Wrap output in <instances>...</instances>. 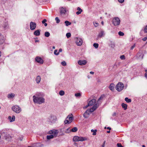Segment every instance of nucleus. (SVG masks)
<instances>
[{
  "label": "nucleus",
  "mask_w": 147,
  "mask_h": 147,
  "mask_svg": "<svg viewBox=\"0 0 147 147\" xmlns=\"http://www.w3.org/2000/svg\"><path fill=\"white\" fill-rule=\"evenodd\" d=\"M44 95L42 93H38L36 95L33 96V101L34 103L41 104L45 102V99L43 98Z\"/></svg>",
  "instance_id": "nucleus-1"
},
{
  "label": "nucleus",
  "mask_w": 147,
  "mask_h": 147,
  "mask_svg": "<svg viewBox=\"0 0 147 147\" xmlns=\"http://www.w3.org/2000/svg\"><path fill=\"white\" fill-rule=\"evenodd\" d=\"M99 105L98 103L95 104L89 110L88 109L84 113L83 116L85 118H88L89 116L90 113L93 112L98 107Z\"/></svg>",
  "instance_id": "nucleus-2"
},
{
  "label": "nucleus",
  "mask_w": 147,
  "mask_h": 147,
  "mask_svg": "<svg viewBox=\"0 0 147 147\" xmlns=\"http://www.w3.org/2000/svg\"><path fill=\"white\" fill-rule=\"evenodd\" d=\"M73 120V116L72 114H70L67 116L66 119L64 121L65 124H69L71 123Z\"/></svg>",
  "instance_id": "nucleus-3"
},
{
  "label": "nucleus",
  "mask_w": 147,
  "mask_h": 147,
  "mask_svg": "<svg viewBox=\"0 0 147 147\" xmlns=\"http://www.w3.org/2000/svg\"><path fill=\"white\" fill-rule=\"evenodd\" d=\"M11 109L13 111L17 113H20L22 111L21 108L17 105L13 106L11 108Z\"/></svg>",
  "instance_id": "nucleus-4"
},
{
  "label": "nucleus",
  "mask_w": 147,
  "mask_h": 147,
  "mask_svg": "<svg viewBox=\"0 0 147 147\" xmlns=\"http://www.w3.org/2000/svg\"><path fill=\"white\" fill-rule=\"evenodd\" d=\"M124 88V84L122 82H120L116 85V89L118 91L120 92Z\"/></svg>",
  "instance_id": "nucleus-5"
},
{
  "label": "nucleus",
  "mask_w": 147,
  "mask_h": 147,
  "mask_svg": "<svg viewBox=\"0 0 147 147\" xmlns=\"http://www.w3.org/2000/svg\"><path fill=\"white\" fill-rule=\"evenodd\" d=\"M49 134H52L50 135H47V140H50L54 138V136L55 135V130L53 129L50 130L48 132Z\"/></svg>",
  "instance_id": "nucleus-6"
},
{
  "label": "nucleus",
  "mask_w": 147,
  "mask_h": 147,
  "mask_svg": "<svg viewBox=\"0 0 147 147\" xmlns=\"http://www.w3.org/2000/svg\"><path fill=\"white\" fill-rule=\"evenodd\" d=\"M73 140L74 142L83 141L86 139L85 138L78 136H75L73 138Z\"/></svg>",
  "instance_id": "nucleus-7"
},
{
  "label": "nucleus",
  "mask_w": 147,
  "mask_h": 147,
  "mask_svg": "<svg viewBox=\"0 0 147 147\" xmlns=\"http://www.w3.org/2000/svg\"><path fill=\"white\" fill-rule=\"evenodd\" d=\"M120 20L118 17H115L113 18L112 20L113 24L114 26H118L119 25Z\"/></svg>",
  "instance_id": "nucleus-8"
},
{
  "label": "nucleus",
  "mask_w": 147,
  "mask_h": 147,
  "mask_svg": "<svg viewBox=\"0 0 147 147\" xmlns=\"http://www.w3.org/2000/svg\"><path fill=\"white\" fill-rule=\"evenodd\" d=\"M75 40L76 45L78 46H81L83 43V40L82 38L80 37L75 38Z\"/></svg>",
  "instance_id": "nucleus-9"
},
{
  "label": "nucleus",
  "mask_w": 147,
  "mask_h": 147,
  "mask_svg": "<svg viewBox=\"0 0 147 147\" xmlns=\"http://www.w3.org/2000/svg\"><path fill=\"white\" fill-rule=\"evenodd\" d=\"M60 13L61 15L64 16L66 15L67 11L66 8L63 7H61L59 8Z\"/></svg>",
  "instance_id": "nucleus-10"
},
{
  "label": "nucleus",
  "mask_w": 147,
  "mask_h": 147,
  "mask_svg": "<svg viewBox=\"0 0 147 147\" xmlns=\"http://www.w3.org/2000/svg\"><path fill=\"white\" fill-rule=\"evenodd\" d=\"M35 61L40 64H42L44 62V61L39 56L36 57L35 58Z\"/></svg>",
  "instance_id": "nucleus-11"
},
{
  "label": "nucleus",
  "mask_w": 147,
  "mask_h": 147,
  "mask_svg": "<svg viewBox=\"0 0 147 147\" xmlns=\"http://www.w3.org/2000/svg\"><path fill=\"white\" fill-rule=\"evenodd\" d=\"M96 102V100L95 99H92L89 102L88 105H87L85 107V108H87L88 106H92L95 104Z\"/></svg>",
  "instance_id": "nucleus-12"
},
{
  "label": "nucleus",
  "mask_w": 147,
  "mask_h": 147,
  "mask_svg": "<svg viewBox=\"0 0 147 147\" xmlns=\"http://www.w3.org/2000/svg\"><path fill=\"white\" fill-rule=\"evenodd\" d=\"M36 27V24L35 23L33 22H31L30 23V29L31 30H34Z\"/></svg>",
  "instance_id": "nucleus-13"
},
{
  "label": "nucleus",
  "mask_w": 147,
  "mask_h": 147,
  "mask_svg": "<svg viewBox=\"0 0 147 147\" xmlns=\"http://www.w3.org/2000/svg\"><path fill=\"white\" fill-rule=\"evenodd\" d=\"M8 129H4L0 131V134L3 136L4 135L6 134L7 133Z\"/></svg>",
  "instance_id": "nucleus-14"
},
{
  "label": "nucleus",
  "mask_w": 147,
  "mask_h": 147,
  "mask_svg": "<svg viewBox=\"0 0 147 147\" xmlns=\"http://www.w3.org/2000/svg\"><path fill=\"white\" fill-rule=\"evenodd\" d=\"M87 62L86 60H80L78 61V63L80 65H84L86 64Z\"/></svg>",
  "instance_id": "nucleus-15"
},
{
  "label": "nucleus",
  "mask_w": 147,
  "mask_h": 147,
  "mask_svg": "<svg viewBox=\"0 0 147 147\" xmlns=\"http://www.w3.org/2000/svg\"><path fill=\"white\" fill-rule=\"evenodd\" d=\"M3 27L5 30H7L8 29L9 26L7 22H5L4 23Z\"/></svg>",
  "instance_id": "nucleus-16"
},
{
  "label": "nucleus",
  "mask_w": 147,
  "mask_h": 147,
  "mask_svg": "<svg viewBox=\"0 0 147 147\" xmlns=\"http://www.w3.org/2000/svg\"><path fill=\"white\" fill-rule=\"evenodd\" d=\"M109 46L110 47L113 49L114 48L115 46L114 42L112 41H110L109 43Z\"/></svg>",
  "instance_id": "nucleus-17"
},
{
  "label": "nucleus",
  "mask_w": 147,
  "mask_h": 147,
  "mask_svg": "<svg viewBox=\"0 0 147 147\" xmlns=\"http://www.w3.org/2000/svg\"><path fill=\"white\" fill-rule=\"evenodd\" d=\"M105 35L104 32L103 31H101L98 34V38H101L104 36Z\"/></svg>",
  "instance_id": "nucleus-18"
},
{
  "label": "nucleus",
  "mask_w": 147,
  "mask_h": 147,
  "mask_svg": "<svg viewBox=\"0 0 147 147\" xmlns=\"http://www.w3.org/2000/svg\"><path fill=\"white\" fill-rule=\"evenodd\" d=\"M8 119L11 122L14 121L15 119V117L14 115H13L11 117V116L8 117Z\"/></svg>",
  "instance_id": "nucleus-19"
},
{
  "label": "nucleus",
  "mask_w": 147,
  "mask_h": 147,
  "mask_svg": "<svg viewBox=\"0 0 147 147\" xmlns=\"http://www.w3.org/2000/svg\"><path fill=\"white\" fill-rule=\"evenodd\" d=\"M40 30H38L35 31L34 32V34L36 36H38L40 34Z\"/></svg>",
  "instance_id": "nucleus-20"
},
{
  "label": "nucleus",
  "mask_w": 147,
  "mask_h": 147,
  "mask_svg": "<svg viewBox=\"0 0 147 147\" xmlns=\"http://www.w3.org/2000/svg\"><path fill=\"white\" fill-rule=\"evenodd\" d=\"M5 39L4 37L0 33V41L1 43H2L4 42Z\"/></svg>",
  "instance_id": "nucleus-21"
},
{
  "label": "nucleus",
  "mask_w": 147,
  "mask_h": 147,
  "mask_svg": "<svg viewBox=\"0 0 147 147\" xmlns=\"http://www.w3.org/2000/svg\"><path fill=\"white\" fill-rule=\"evenodd\" d=\"M144 55L141 54L140 53H138L137 55V56L139 59H142Z\"/></svg>",
  "instance_id": "nucleus-22"
},
{
  "label": "nucleus",
  "mask_w": 147,
  "mask_h": 147,
  "mask_svg": "<svg viewBox=\"0 0 147 147\" xmlns=\"http://www.w3.org/2000/svg\"><path fill=\"white\" fill-rule=\"evenodd\" d=\"M15 96V94L13 93L9 94L7 95V97L9 99L13 98Z\"/></svg>",
  "instance_id": "nucleus-23"
},
{
  "label": "nucleus",
  "mask_w": 147,
  "mask_h": 147,
  "mask_svg": "<svg viewBox=\"0 0 147 147\" xmlns=\"http://www.w3.org/2000/svg\"><path fill=\"white\" fill-rule=\"evenodd\" d=\"M41 80V77L40 76H38L36 77V82L38 84L39 83Z\"/></svg>",
  "instance_id": "nucleus-24"
},
{
  "label": "nucleus",
  "mask_w": 147,
  "mask_h": 147,
  "mask_svg": "<svg viewBox=\"0 0 147 147\" xmlns=\"http://www.w3.org/2000/svg\"><path fill=\"white\" fill-rule=\"evenodd\" d=\"M77 10L78 11L76 12V14L77 15L80 14L82 11V10L80 7H78L77 8Z\"/></svg>",
  "instance_id": "nucleus-25"
},
{
  "label": "nucleus",
  "mask_w": 147,
  "mask_h": 147,
  "mask_svg": "<svg viewBox=\"0 0 147 147\" xmlns=\"http://www.w3.org/2000/svg\"><path fill=\"white\" fill-rule=\"evenodd\" d=\"M2 137H3V138L7 140L8 139H9V138L10 136L7 133L6 134L4 135Z\"/></svg>",
  "instance_id": "nucleus-26"
},
{
  "label": "nucleus",
  "mask_w": 147,
  "mask_h": 147,
  "mask_svg": "<svg viewBox=\"0 0 147 147\" xmlns=\"http://www.w3.org/2000/svg\"><path fill=\"white\" fill-rule=\"evenodd\" d=\"M49 119L50 121V123H51L54 119V117L51 115L49 117Z\"/></svg>",
  "instance_id": "nucleus-27"
},
{
  "label": "nucleus",
  "mask_w": 147,
  "mask_h": 147,
  "mask_svg": "<svg viewBox=\"0 0 147 147\" xmlns=\"http://www.w3.org/2000/svg\"><path fill=\"white\" fill-rule=\"evenodd\" d=\"M109 88L112 91L114 89V84H111L109 86Z\"/></svg>",
  "instance_id": "nucleus-28"
},
{
  "label": "nucleus",
  "mask_w": 147,
  "mask_h": 147,
  "mask_svg": "<svg viewBox=\"0 0 147 147\" xmlns=\"http://www.w3.org/2000/svg\"><path fill=\"white\" fill-rule=\"evenodd\" d=\"M121 106L124 110H126L127 108V105L124 103H122Z\"/></svg>",
  "instance_id": "nucleus-29"
},
{
  "label": "nucleus",
  "mask_w": 147,
  "mask_h": 147,
  "mask_svg": "<svg viewBox=\"0 0 147 147\" xmlns=\"http://www.w3.org/2000/svg\"><path fill=\"white\" fill-rule=\"evenodd\" d=\"M78 130V128L76 127H74L71 130V131L73 132H76Z\"/></svg>",
  "instance_id": "nucleus-30"
},
{
  "label": "nucleus",
  "mask_w": 147,
  "mask_h": 147,
  "mask_svg": "<svg viewBox=\"0 0 147 147\" xmlns=\"http://www.w3.org/2000/svg\"><path fill=\"white\" fill-rule=\"evenodd\" d=\"M65 25L66 26H68L69 25H70L71 24V22H69V21H65Z\"/></svg>",
  "instance_id": "nucleus-31"
},
{
  "label": "nucleus",
  "mask_w": 147,
  "mask_h": 147,
  "mask_svg": "<svg viewBox=\"0 0 147 147\" xmlns=\"http://www.w3.org/2000/svg\"><path fill=\"white\" fill-rule=\"evenodd\" d=\"M125 100L127 102H130L131 101V99H129L127 97H126L125 98Z\"/></svg>",
  "instance_id": "nucleus-32"
},
{
  "label": "nucleus",
  "mask_w": 147,
  "mask_h": 147,
  "mask_svg": "<svg viewBox=\"0 0 147 147\" xmlns=\"http://www.w3.org/2000/svg\"><path fill=\"white\" fill-rule=\"evenodd\" d=\"M91 132H93V133L92 134L93 135L95 136L96 135V132L97 131V130L96 129H95L94 130L93 129H91Z\"/></svg>",
  "instance_id": "nucleus-33"
},
{
  "label": "nucleus",
  "mask_w": 147,
  "mask_h": 147,
  "mask_svg": "<svg viewBox=\"0 0 147 147\" xmlns=\"http://www.w3.org/2000/svg\"><path fill=\"white\" fill-rule=\"evenodd\" d=\"M55 49V47L54 46L53 47H50L49 48V51L52 52L53 49Z\"/></svg>",
  "instance_id": "nucleus-34"
},
{
  "label": "nucleus",
  "mask_w": 147,
  "mask_h": 147,
  "mask_svg": "<svg viewBox=\"0 0 147 147\" xmlns=\"http://www.w3.org/2000/svg\"><path fill=\"white\" fill-rule=\"evenodd\" d=\"M59 94L61 96H63L65 94V92L63 90H61L59 92Z\"/></svg>",
  "instance_id": "nucleus-35"
},
{
  "label": "nucleus",
  "mask_w": 147,
  "mask_h": 147,
  "mask_svg": "<svg viewBox=\"0 0 147 147\" xmlns=\"http://www.w3.org/2000/svg\"><path fill=\"white\" fill-rule=\"evenodd\" d=\"M50 33L48 32H45V35L46 37H49L50 36Z\"/></svg>",
  "instance_id": "nucleus-36"
},
{
  "label": "nucleus",
  "mask_w": 147,
  "mask_h": 147,
  "mask_svg": "<svg viewBox=\"0 0 147 147\" xmlns=\"http://www.w3.org/2000/svg\"><path fill=\"white\" fill-rule=\"evenodd\" d=\"M71 130L69 129V128H68L66 129V130L65 131V132L66 133H68L71 132Z\"/></svg>",
  "instance_id": "nucleus-37"
},
{
  "label": "nucleus",
  "mask_w": 147,
  "mask_h": 147,
  "mask_svg": "<svg viewBox=\"0 0 147 147\" xmlns=\"http://www.w3.org/2000/svg\"><path fill=\"white\" fill-rule=\"evenodd\" d=\"M66 35L67 38H68L71 36V34L69 32H68L66 34Z\"/></svg>",
  "instance_id": "nucleus-38"
},
{
  "label": "nucleus",
  "mask_w": 147,
  "mask_h": 147,
  "mask_svg": "<svg viewBox=\"0 0 147 147\" xmlns=\"http://www.w3.org/2000/svg\"><path fill=\"white\" fill-rule=\"evenodd\" d=\"M93 46L96 48H97L98 47V43H94L93 44Z\"/></svg>",
  "instance_id": "nucleus-39"
},
{
  "label": "nucleus",
  "mask_w": 147,
  "mask_h": 147,
  "mask_svg": "<svg viewBox=\"0 0 147 147\" xmlns=\"http://www.w3.org/2000/svg\"><path fill=\"white\" fill-rule=\"evenodd\" d=\"M75 96L77 97H80L81 96V94L80 93H78L75 94Z\"/></svg>",
  "instance_id": "nucleus-40"
},
{
  "label": "nucleus",
  "mask_w": 147,
  "mask_h": 147,
  "mask_svg": "<svg viewBox=\"0 0 147 147\" xmlns=\"http://www.w3.org/2000/svg\"><path fill=\"white\" fill-rule=\"evenodd\" d=\"M118 34L119 35L121 36H123L124 35V33L121 31H119V32Z\"/></svg>",
  "instance_id": "nucleus-41"
},
{
  "label": "nucleus",
  "mask_w": 147,
  "mask_h": 147,
  "mask_svg": "<svg viewBox=\"0 0 147 147\" xmlns=\"http://www.w3.org/2000/svg\"><path fill=\"white\" fill-rule=\"evenodd\" d=\"M61 64L63 66H65L66 65V63L65 61H63L61 62Z\"/></svg>",
  "instance_id": "nucleus-42"
},
{
  "label": "nucleus",
  "mask_w": 147,
  "mask_h": 147,
  "mask_svg": "<svg viewBox=\"0 0 147 147\" xmlns=\"http://www.w3.org/2000/svg\"><path fill=\"white\" fill-rule=\"evenodd\" d=\"M56 23H59L60 22V20L59 19V18L58 17H56Z\"/></svg>",
  "instance_id": "nucleus-43"
},
{
  "label": "nucleus",
  "mask_w": 147,
  "mask_h": 147,
  "mask_svg": "<svg viewBox=\"0 0 147 147\" xmlns=\"http://www.w3.org/2000/svg\"><path fill=\"white\" fill-rule=\"evenodd\" d=\"M120 58L122 60H124L125 59V56L124 55H122L120 56Z\"/></svg>",
  "instance_id": "nucleus-44"
},
{
  "label": "nucleus",
  "mask_w": 147,
  "mask_h": 147,
  "mask_svg": "<svg viewBox=\"0 0 147 147\" xmlns=\"http://www.w3.org/2000/svg\"><path fill=\"white\" fill-rule=\"evenodd\" d=\"M94 24L95 27H97L98 26V24L96 22H94Z\"/></svg>",
  "instance_id": "nucleus-45"
},
{
  "label": "nucleus",
  "mask_w": 147,
  "mask_h": 147,
  "mask_svg": "<svg viewBox=\"0 0 147 147\" xmlns=\"http://www.w3.org/2000/svg\"><path fill=\"white\" fill-rule=\"evenodd\" d=\"M117 146L118 147H123L121 143H117Z\"/></svg>",
  "instance_id": "nucleus-46"
},
{
  "label": "nucleus",
  "mask_w": 147,
  "mask_h": 147,
  "mask_svg": "<svg viewBox=\"0 0 147 147\" xmlns=\"http://www.w3.org/2000/svg\"><path fill=\"white\" fill-rule=\"evenodd\" d=\"M103 97L102 96H101L98 99V102H99L100 100H102L103 98Z\"/></svg>",
  "instance_id": "nucleus-47"
},
{
  "label": "nucleus",
  "mask_w": 147,
  "mask_h": 147,
  "mask_svg": "<svg viewBox=\"0 0 147 147\" xmlns=\"http://www.w3.org/2000/svg\"><path fill=\"white\" fill-rule=\"evenodd\" d=\"M144 31L145 33H147V25L145 27Z\"/></svg>",
  "instance_id": "nucleus-48"
},
{
  "label": "nucleus",
  "mask_w": 147,
  "mask_h": 147,
  "mask_svg": "<svg viewBox=\"0 0 147 147\" xmlns=\"http://www.w3.org/2000/svg\"><path fill=\"white\" fill-rule=\"evenodd\" d=\"M47 21V20L45 19H44L42 21V23L43 24H44Z\"/></svg>",
  "instance_id": "nucleus-49"
},
{
  "label": "nucleus",
  "mask_w": 147,
  "mask_h": 147,
  "mask_svg": "<svg viewBox=\"0 0 147 147\" xmlns=\"http://www.w3.org/2000/svg\"><path fill=\"white\" fill-rule=\"evenodd\" d=\"M147 40V36L145 37L142 39V40L144 41H146Z\"/></svg>",
  "instance_id": "nucleus-50"
},
{
  "label": "nucleus",
  "mask_w": 147,
  "mask_h": 147,
  "mask_svg": "<svg viewBox=\"0 0 147 147\" xmlns=\"http://www.w3.org/2000/svg\"><path fill=\"white\" fill-rule=\"evenodd\" d=\"M135 47V44H134L131 47V50H133V49Z\"/></svg>",
  "instance_id": "nucleus-51"
},
{
  "label": "nucleus",
  "mask_w": 147,
  "mask_h": 147,
  "mask_svg": "<svg viewBox=\"0 0 147 147\" xmlns=\"http://www.w3.org/2000/svg\"><path fill=\"white\" fill-rule=\"evenodd\" d=\"M119 2L120 3H122L124 1V0H118Z\"/></svg>",
  "instance_id": "nucleus-52"
},
{
  "label": "nucleus",
  "mask_w": 147,
  "mask_h": 147,
  "mask_svg": "<svg viewBox=\"0 0 147 147\" xmlns=\"http://www.w3.org/2000/svg\"><path fill=\"white\" fill-rule=\"evenodd\" d=\"M105 142H106V141H104L103 145H102V147H105Z\"/></svg>",
  "instance_id": "nucleus-53"
},
{
  "label": "nucleus",
  "mask_w": 147,
  "mask_h": 147,
  "mask_svg": "<svg viewBox=\"0 0 147 147\" xmlns=\"http://www.w3.org/2000/svg\"><path fill=\"white\" fill-rule=\"evenodd\" d=\"M57 50H56V55H59V53L60 52H57Z\"/></svg>",
  "instance_id": "nucleus-54"
},
{
  "label": "nucleus",
  "mask_w": 147,
  "mask_h": 147,
  "mask_svg": "<svg viewBox=\"0 0 147 147\" xmlns=\"http://www.w3.org/2000/svg\"><path fill=\"white\" fill-rule=\"evenodd\" d=\"M116 113L115 112H114L112 114V116L113 117L116 116Z\"/></svg>",
  "instance_id": "nucleus-55"
},
{
  "label": "nucleus",
  "mask_w": 147,
  "mask_h": 147,
  "mask_svg": "<svg viewBox=\"0 0 147 147\" xmlns=\"http://www.w3.org/2000/svg\"><path fill=\"white\" fill-rule=\"evenodd\" d=\"M145 76L146 78H147V73H146L145 74Z\"/></svg>",
  "instance_id": "nucleus-56"
},
{
  "label": "nucleus",
  "mask_w": 147,
  "mask_h": 147,
  "mask_svg": "<svg viewBox=\"0 0 147 147\" xmlns=\"http://www.w3.org/2000/svg\"><path fill=\"white\" fill-rule=\"evenodd\" d=\"M90 73L92 74H93L94 73V72L93 71H90Z\"/></svg>",
  "instance_id": "nucleus-57"
},
{
  "label": "nucleus",
  "mask_w": 147,
  "mask_h": 147,
  "mask_svg": "<svg viewBox=\"0 0 147 147\" xmlns=\"http://www.w3.org/2000/svg\"><path fill=\"white\" fill-rule=\"evenodd\" d=\"M62 51V49H59V52H61Z\"/></svg>",
  "instance_id": "nucleus-58"
},
{
  "label": "nucleus",
  "mask_w": 147,
  "mask_h": 147,
  "mask_svg": "<svg viewBox=\"0 0 147 147\" xmlns=\"http://www.w3.org/2000/svg\"><path fill=\"white\" fill-rule=\"evenodd\" d=\"M58 133V130H56V135Z\"/></svg>",
  "instance_id": "nucleus-59"
},
{
  "label": "nucleus",
  "mask_w": 147,
  "mask_h": 147,
  "mask_svg": "<svg viewBox=\"0 0 147 147\" xmlns=\"http://www.w3.org/2000/svg\"><path fill=\"white\" fill-rule=\"evenodd\" d=\"M107 129H109V130H110L111 129V128L108 127L107 128Z\"/></svg>",
  "instance_id": "nucleus-60"
},
{
  "label": "nucleus",
  "mask_w": 147,
  "mask_h": 147,
  "mask_svg": "<svg viewBox=\"0 0 147 147\" xmlns=\"http://www.w3.org/2000/svg\"><path fill=\"white\" fill-rule=\"evenodd\" d=\"M47 23H44V25H45V26H47Z\"/></svg>",
  "instance_id": "nucleus-61"
},
{
  "label": "nucleus",
  "mask_w": 147,
  "mask_h": 147,
  "mask_svg": "<svg viewBox=\"0 0 147 147\" xmlns=\"http://www.w3.org/2000/svg\"><path fill=\"white\" fill-rule=\"evenodd\" d=\"M110 131H107V132L108 133H110Z\"/></svg>",
  "instance_id": "nucleus-62"
},
{
  "label": "nucleus",
  "mask_w": 147,
  "mask_h": 147,
  "mask_svg": "<svg viewBox=\"0 0 147 147\" xmlns=\"http://www.w3.org/2000/svg\"><path fill=\"white\" fill-rule=\"evenodd\" d=\"M101 23L103 25V22L102 21L101 22Z\"/></svg>",
  "instance_id": "nucleus-63"
},
{
  "label": "nucleus",
  "mask_w": 147,
  "mask_h": 147,
  "mask_svg": "<svg viewBox=\"0 0 147 147\" xmlns=\"http://www.w3.org/2000/svg\"><path fill=\"white\" fill-rule=\"evenodd\" d=\"M142 147H145V146L144 145H142Z\"/></svg>",
  "instance_id": "nucleus-64"
}]
</instances>
